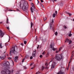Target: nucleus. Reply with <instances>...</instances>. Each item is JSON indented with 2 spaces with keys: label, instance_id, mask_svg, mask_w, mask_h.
<instances>
[{
  "label": "nucleus",
  "instance_id": "1",
  "mask_svg": "<svg viewBox=\"0 0 74 74\" xmlns=\"http://www.w3.org/2000/svg\"><path fill=\"white\" fill-rule=\"evenodd\" d=\"M19 8L23 11H26L28 9L29 5L27 2L23 1L20 3Z\"/></svg>",
  "mask_w": 74,
  "mask_h": 74
},
{
  "label": "nucleus",
  "instance_id": "2",
  "mask_svg": "<svg viewBox=\"0 0 74 74\" xmlns=\"http://www.w3.org/2000/svg\"><path fill=\"white\" fill-rule=\"evenodd\" d=\"M2 70L1 71L2 74H11L13 73L14 70H12V71L5 69V68H3L2 69Z\"/></svg>",
  "mask_w": 74,
  "mask_h": 74
},
{
  "label": "nucleus",
  "instance_id": "3",
  "mask_svg": "<svg viewBox=\"0 0 74 74\" xmlns=\"http://www.w3.org/2000/svg\"><path fill=\"white\" fill-rule=\"evenodd\" d=\"M15 49H17V47L16 46L13 47L11 49L10 53V56H12V53H15V52H16Z\"/></svg>",
  "mask_w": 74,
  "mask_h": 74
},
{
  "label": "nucleus",
  "instance_id": "4",
  "mask_svg": "<svg viewBox=\"0 0 74 74\" xmlns=\"http://www.w3.org/2000/svg\"><path fill=\"white\" fill-rule=\"evenodd\" d=\"M62 57H63V56H62L57 54L56 55V56L55 59L56 60H58L59 61H60V60H62Z\"/></svg>",
  "mask_w": 74,
  "mask_h": 74
},
{
  "label": "nucleus",
  "instance_id": "5",
  "mask_svg": "<svg viewBox=\"0 0 74 74\" xmlns=\"http://www.w3.org/2000/svg\"><path fill=\"white\" fill-rule=\"evenodd\" d=\"M72 53H73L72 54V56L71 57L70 60L69 62V64H68V67H69V66H70V63L71 62V60L72 59H73V55H74V50L72 52Z\"/></svg>",
  "mask_w": 74,
  "mask_h": 74
},
{
  "label": "nucleus",
  "instance_id": "6",
  "mask_svg": "<svg viewBox=\"0 0 74 74\" xmlns=\"http://www.w3.org/2000/svg\"><path fill=\"white\" fill-rule=\"evenodd\" d=\"M56 65V63L54 62H53L52 63L51 65V69H54L55 66Z\"/></svg>",
  "mask_w": 74,
  "mask_h": 74
},
{
  "label": "nucleus",
  "instance_id": "7",
  "mask_svg": "<svg viewBox=\"0 0 74 74\" xmlns=\"http://www.w3.org/2000/svg\"><path fill=\"white\" fill-rule=\"evenodd\" d=\"M5 58V55L3 54L2 56H0V59L2 60H4Z\"/></svg>",
  "mask_w": 74,
  "mask_h": 74
},
{
  "label": "nucleus",
  "instance_id": "8",
  "mask_svg": "<svg viewBox=\"0 0 74 74\" xmlns=\"http://www.w3.org/2000/svg\"><path fill=\"white\" fill-rule=\"evenodd\" d=\"M36 51L35 50V51H34L32 53V56L33 57H36Z\"/></svg>",
  "mask_w": 74,
  "mask_h": 74
},
{
  "label": "nucleus",
  "instance_id": "9",
  "mask_svg": "<svg viewBox=\"0 0 74 74\" xmlns=\"http://www.w3.org/2000/svg\"><path fill=\"white\" fill-rule=\"evenodd\" d=\"M18 56H16L14 58V60L15 62H16V60H18Z\"/></svg>",
  "mask_w": 74,
  "mask_h": 74
},
{
  "label": "nucleus",
  "instance_id": "10",
  "mask_svg": "<svg viewBox=\"0 0 74 74\" xmlns=\"http://www.w3.org/2000/svg\"><path fill=\"white\" fill-rule=\"evenodd\" d=\"M1 32L0 34V36H1L2 37H3V36H4V34L3 32L1 31Z\"/></svg>",
  "mask_w": 74,
  "mask_h": 74
},
{
  "label": "nucleus",
  "instance_id": "11",
  "mask_svg": "<svg viewBox=\"0 0 74 74\" xmlns=\"http://www.w3.org/2000/svg\"><path fill=\"white\" fill-rule=\"evenodd\" d=\"M57 74H64V73L62 72V71H60Z\"/></svg>",
  "mask_w": 74,
  "mask_h": 74
},
{
  "label": "nucleus",
  "instance_id": "12",
  "mask_svg": "<svg viewBox=\"0 0 74 74\" xmlns=\"http://www.w3.org/2000/svg\"><path fill=\"white\" fill-rule=\"evenodd\" d=\"M31 3L32 6V7L33 8H34V9H35V6H34V4L32 3Z\"/></svg>",
  "mask_w": 74,
  "mask_h": 74
},
{
  "label": "nucleus",
  "instance_id": "13",
  "mask_svg": "<svg viewBox=\"0 0 74 74\" xmlns=\"http://www.w3.org/2000/svg\"><path fill=\"white\" fill-rule=\"evenodd\" d=\"M51 22L50 23V26H51V25H52L53 23V19H52L51 20Z\"/></svg>",
  "mask_w": 74,
  "mask_h": 74
},
{
  "label": "nucleus",
  "instance_id": "14",
  "mask_svg": "<svg viewBox=\"0 0 74 74\" xmlns=\"http://www.w3.org/2000/svg\"><path fill=\"white\" fill-rule=\"evenodd\" d=\"M70 40L68 38H66V40L65 41V42H69Z\"/></svg>",
  "mask_w": 74,
  "mask_h": 74
},
{
  "label": "nucleus",
  "instance_id": "15",
  "mask_svg": "<svg viewBox=\"0 0 74 74\" xmlns=\"http://www.w3.org/2000/svg\"><path fill=\"white\" fill-rule=\"evenodd\" d=\"M44 69H48V67H44L43 66H42V70H43Z\"/></svg>",
  "mask_w": 74,
  "mask_h": 74
},
{
  "label": "nucleus",
  "instance_id": "16",
  "mask_svg": "<svg viewBox=\"0 0 74 74\" xmlns=\"http://www.w3.org/2000/svg\"><path fill=\"white\" fill-rule=\"evenodd\" d=\"M51 26H52V25H50V29L51 30H52V29H53V27H52Z\"/></svg>",
  "mask_w": 74,
  "mask_h": 74
},
{
  "label": "nucleus",
  "instance_id": "17",
  "mask_svg": "<svg viewBox=\"0 0 74 74\" xmlns=\"http://www.w3.org/2000/svg\"><path fill=\"white\" fill-rule=\"evenodd\" d=\"M30 10L31 11V12H32V13H33V8H32V7H31L30 8Z\"/></svg>",
  "mask_w": 74,
  "mask_h": 74
},
{
  "label": "nucleus",
  "instance_id": "18",
  "mask_svg": "<svg viewBox=\"0 0 74 74\" xmlns=\"http://www.w3.org/2000/svg\"><path fill=\"white\" fill-rule=\"evenodd\" d=\"M0 48H3V47L2 46V43H1L0 44Z\"/></svg>",
  "mask_w": 74,
  "mask_h": 74
},
{
  "label": "nucleus",
  "instance_id": "19",
  "mask_svg": "<svg viewBox=\"0 0 74 74\" xmlns=\"http://www.w3.org/2000/svg\"><path fill=\"white\" fill-rule=\"evenodd\" d=\"M43 19L44 21H46L47 20V18L45 17H43Z\"/></svg>",
  "mask_w": 74,
  "mask_h": 74
},
{
  "label": "nucleus",
  "instance_id": "20",
  "mask_svg": "<svg viewBox=\"0 0 74 74\" xmlns=\"http://www.w3.org/2000/svg\"><path fill=\"white\" fill-rule=\"evenodd\" d=\"M31 28H32L33 25V23H32V22H31Z\"/></svg>",
  "mask_w": 74,
  "mask_h": 74
},
{
  "label": "nucleus",
  "instance_id": "21",
  "mask_svg": "<svg viewBox=\"0 0 74 74\" xmlns=\"http://www.w3.org/2000/svg\"><path fill=\"white\" fill-rule=\"evenodd\" d=\"M55 16H56V14H53V17L55 18Z\"/></svg>",
  "mask_w": 74,
  "mask_h": 74
},
{
  "label": "nucleus",
  "instance_id": "22",
  "mask_svg": "<svg viewBox=\"0 0 74 74\" xmlns=\"http://www.w3.org/2000/svg\"><path fill=\"white\" fill-rule=\"evenodd\" d=\"M6 23H7L8 24V18L7 19V22H6Z\"/></svg>",
  "mask_w": 74,
  "mask_h": 74
},
{
  "label": "nucleus",
  "instance_id": "23",
  "mask_svg": "<svg viewBox=\"0 0 74 74\" xmlns=\"http://www.w3.org/2000/svg\"><path fill=\"white\" fill-rule=\"evenodd\" d=\"M62 47H60L59 49V50L58 51H61V49H62Z\"/></svg>",
  "mask_w": 74,
  "mask_h": 74
},
{
  "label": "nucleus",
  "instance_id": "24",
  "mask_svg": "<svg viewBox=\"0 0 74 74\" xmlns=\"http://www.w3.org/2000/svg\"><path fill=\"white\" fill-rule=\"evenodd\" d=\"M72 42V41L71 40H70L69 41V44H70Z\"/></svg>",
  "mask_w": 74,
  "mask_h": 74
},
{
  "label": "nucleus",
  "instance_id": "25",
  "mask_svg": "<svg viewBox=\"0 0 74 74\" xmlns=\"http://www.w3.org/2000/svg\"><path fill=\"white\" fill-rule=\"evenodd\" d=\"M55 35L56 36H57L58 35V32H56L55 33Z\"/></svg>",
  "mask_w": 74,
  "mask_h": 74
},
{
  "label": "nucleus",
  "instance_id": "26",
  "mask_svg": "<svg viewBox=\"0 0 74 74\" xmlns=\"http://www.w3.org/2000/svg\"><path fill=\"white\" fill-rule=\"evenodd\" d=\"M72 36V34H70L69 35V37H71V36Z\"/></svg>",
  "mask_w": 74,
  "mask_h": 74
},
{
  "label": "nucleus",
  "instance_id": "27",
  "mask_svg": "<svg viewBox=\"0 0 74 74\" xmlns=\"http://www.w3.org/2000/svg\"><path fill=\"white\" fill-rule=\"evenodd\" d=\"M68 14H69L70 16H71V15H72V14H71V13H68Z\"/></svg>",
  "mask_w": 74,
  "mask_h": 74
},
{
  "label": "nucleus",
  "instance_id": "28",
  "mask_svg": "<svg viewBox=\"0 0 74 74\" xmlns=\"http://www.w3.org/2000/svg\"><path fill=\"white\" fill-rule=\"evenodd\" d=\"M26 43H27V42L26 41H24V44H26Z\"/></svg>",
  "mask_w": 74,
  "mask_h": 74
},
{
  "label": "nucleus",
  "instance_id": "29",
  "mask_svg": "<svg viewBox=\"0 0 74 74\" xmlns=\"http://www.w3.org/2000/svg\"><path fill=\"white\" fill-rule=\"evenodd\" d=\"M50 47L51 48H53V47H52V45H50Z\"/></svg>",
  "mask_w": 74,
  "mask_h": 74
},
{
  "label": "nucleus",
  "instance_id": "30",
  "mask_svg": "<svg viewBox=\"0 0 74 74\" xmlns=\"http://www.w3.org/2000/svg\"><path fill=\"white\" fill-rule=\"evenodd\" d=\"M53 51H55V50H56V49H55V48L53 47Z\"/></svg>",
  "mask_w": 74,
  "mask_h": 74
},
{
  "label": "nucleus",
  "instance_id": "31",
  "mask_svg": "<svg viewBox=\"0 0 74 74\" xmlns=\"http://www.w3.org/2000/svg\"><path fill=\"white\" fill-rule=\"evenodd\" d=\"M45 65L46 66H48V63H46Z\"/></svg>",
  "mask_w": 74,
  "mask_h": 74
},
{
  "label": "nucleus",
  "instance_id": "32",
  "mask_svg": "<svg viewBox=\"0 0 74 74\" xmlns=\"http://www.w3.org/2000/svg\"><path fill=\"white\" fill-rule=\"evenodd\" d=\"M7 29H8V30H10V28H9V27H7Z\"/></svg>",
  "mask_w": 74,
  "mask_h": 74
},
{
  "label": "nucleus",
  "instance_id": "33",
  "mask_svg": "<svg viewBox=\"0 0 74 74\" xmlns=\"http://www.w3.org/2000/svg\"><path fill=\"white\" fill-rule=\"evenodd\" d=\"M64 29H67V27L65 26H64Z\"/></svg>",
  "mask_w": 74,
  "mask_h": 74
},
{
  "label": "nucleus",
  "instance_id": "34",
  "mask_svg": "<svg viewBox=\"0 0 74 74\" xmlns=\"http://www.w3.org/2000/svg\"><path fill=\"white\" fill-rule=\"evenodd\" d=\"M33 64H34V63H32L30 64V66H32L33 65Z\"/></svg>",
  "mask_w": 74,
  "mask_h": 74
},
{
  "label": "nucleus",
  "instance_id": "35",
  "mask_svg": "<svg viewBox=\"0 0 74 74\" xmlns=\"http://www.w3.org/2000/svg\"><path fill=\"white\" fill-rule=\"evenodd\" d=\"M24 60H25V59H23L22 60V62H24Z\"/></svg>",
  "mask_w": 74,
  "mask_h": 74
},
{
  "label": "nucleus",
  "instance_id": "36",
  "mask_svg": "<svg viewBox=\"0 0 74 74\" xmlns=\"http://www.w3.org/2000/svg\"><path fill=\"white\" fill-rule=\"evenodd\" d=\"M9 11H12V10L10 9H9V10H8Z\"/></svg>",
  "mask_w": 74,
  "mask_h": 74
},
{
  "label": "nucleus",
  "instance_id": "37",
  "mask_svg": "<svg viewBox=\"0 0 74 74\" xmlns=\"http://www.w3.org/2000/svg\"><path fill=\"white\" fill-rule=\"evenodd\" d=\"M30 59H33V57L32 56H31L30 57Z\"/></svg>",
  "mask_w": 74,
  "mask_h": 74
},
{
  "label": "nucleus",
  "instance_id": "38",
  "mask_svg": "<svg viewBox=\"0 0 74 74\" xmlns=\"http://www.w3.org/2000/svg\"><path fill=\"white\" fill-rule=\"evenodd\" d=\"M24 69H27V68L25 66H24Z\"/></svg>",
  "mask_w": 74,
  "mask_h": 74
},
{
  "label": "nucleus",
  "instance_id": "39",
  "mask_svg": "<svg viewBox=\"0 0 74 74\" xmlns=\"http://www.w3.org/2000/svg\"><path fill=\"white\" fill-rule=\"evenodd\" d=\"M45 52H44L42 53V55H45Z\"/></svg>",
  "mask_w": 74,
  "mask_h": 74
},
{
  "label": "nucleus",
  "instance_id": "40",
  "mask_svg": "<svg viewBox=\"0 0 74 74\" xmlns=\"http://www.w3.org/2000/svg\"><path fill=\"white\" fill-rule=\"evenodd\" d=\"M42 55H41L40 56V58H42Z\"/></svg>",
  "mask_w": 74,
  "mask_h": 74
},
{
  "label": "nucleus",
  "instance_id": "41",
  "mask_svg": "<svg viewBox=\"0 0 74 74\" xmlns=\"http://www.w3.org/2000/svg\"><path fill=\"white\" fill-rule=\"evenodd\" d=\"M55 13H56V14H58V12H57V11H55Z\"/></svg>",
  "mask_w": 74,
  "mask_h": 74
},
{
  "label": "nucleus",
  "instance_id": "42",
  "mask_svg": "<svg viewBox=\"0 0 74 74\" xmlns=\"http://www.w3.org/2000/svg\"><path fill=\"white\" fill-rule=\"evenodd\" d=\"M41 3H43V0H40Z\"/></svg>",
  "mask_w": 74,
  "mask_h": 74
},
{
  "label": "nucleus",
  "instance_id": "43",
  "mask_svg": "<svg viewBox=\"0 0 74 74\" xmlns=\"http://www.w3.org/2000/svg\"><path fill=\"white\" fill-rule=\"evenodd\" d=\"M58 52L59 51H56V53H58Z\"/></svg>",
  "mask_w": 74,
  "mask_h": 74
},
{
  "label": "nucleus",
  "instance_id": "44",
  "mask_svg": "<svg viewBox=\"0 0 74 74\" xmlns=\"http://www.w3.org/2000/svg\"><path fill=\"white\" fill-rule=\"evenodd\" d=\"M42 8H44V6L43 5H42Z\"/></svg>",
  "mask_w": 74,
  "mask_h": 74
},
{
  "label": "nucleus",
  "instance_id": "45",
  "mask_svg": "<svg viewBox=\"0 0 74 74\" xmlns=\"http://www.w3.org/2000/svg\"><path fill=\"white\" fill-rule=\"evenodd\" d=\"M9 41H10V37L9 36Z\"/></svg>",
  "mask_w": 74,
  "mask_h": 74
},
{
  "label": "nucleus",
  "instance_id": "46",
  "mask_svg": "<svg viewBox=\"0 0 74 74\" xmlns=\"http://www.w3.org/2000/svg\"><path fill=\"white\" fill-rule=\"evenodd\" d=\"M38 48H39V45H38V46L37 47V49H38Z\"/></svg>",
  "mask_w": 74,
  "mask_h": 74
},
{
  "label": "nucleus",
  "instance_id": "47",
  "mask_svg": "<svg viewBox=\"0 0 74 74\" xmlns=\"http://www.w3.org/2000/svg\"><path fill=\"white\" fill-rule=\"evenodd\" d=\"M35 40H37V36H36Z\"/></svg>",
  "mask_w": 74,
  "mask_h": 74
},
{
  "label": "nucleus",
  "instance_id": "48",
  "mask_svg": "<svg viewBox=\"0 0 74 74\" xmlns=\"http://www.w3.org/2000/svg\"><path fill=\"white\" fill-rule=\"evenodd\" d=\"M50 1H53V2L54 3V0H50Z\"/></svg>",
  "mask_w": 74,
  "mask_h": 74
},
{
  "label": "nucleus",
  "instance_id": "49",
  "mask_svg": "<svg viewBox=\"0 0 74 74\" xmlns=\"http://www.w3.org/2000/svg\"><path fill=\"white\" fill-rule=\"evenodd\" d=\"M39 73H38V72H37L36 74H39Z\"/></svg>",
  "mask_w": 74,
  "mask_h": 74
},
{
  "label": "nucleus",
  "instance_id": "50",
  "mask_svg": "<svg viewBox=\"0 0 74 74\" xmlns=\"http://www.w3.org/2000/svg\"><path fill=\"white\" fill-rule=\"evenodd\" d=\"M21 45H22V46H23V43H21Z\"/></svg>",
  "mask_w": 74,
  "mask_h": 74
},
{
  "label": "nucleus",
  "instance_id": "51",
  "mask_svg": "<svg viewBox=\"0 0 74 74\" xmlns=\"http://www.w3.org/2000/svg\"><path fill=\"white\" fill-rule=\"evenodd\" d=\"M11 59V58L10 57L8 58V59L10 60Z\"/></svg>",
  "mask_w": 74,
  "mask_h": 74
},
{
  "label": "nucleus",
  "instance_id": "52",
  "mask_svg": "<svg viewBox=\"0 0 74 74\" xmlns=\"http://www.w3.org/2000/svg\"><path fill=\"white\" fill-rule=\"evenodd\" d=\"M73 70H74V67H72Z\"/></svg>",
  "mask_w": 74,
  "mask_h": 74
},
{
  "label": "nucleus",
  "instance_id": "53",
  "mask_svg": "<svg viewBox=\"0 0 74 74\" xmlns=\"http://www.w3.org/2000/svg\"><path fill=\"white\" fill-rule=\"evenodd\" d=\"M40 4H41V6L43 5L41 3H40Z\"/></svg>",
  "mask_w": 74,
  "mask_h": 74
},
{
  "label": "nucleus",
  "instance_id": "54",
  "mask_svg": "<svg viewBox=\"0 0 74 74\" xmlns=\"http://www.w3.org/2000/svg\"><path fill=\"white\" fill-rule=\"evenodd\" d=\"M71 33V31H70L69 32V33Z\"/></svg>",
  "mask_w": 74,
  "mask_h": 74
},
{
  "label": "nucleus",
  "instance_id": "55",
  "mask_svg": "<svg viewBox=\"0 0 74 74\" xmlns=\"http://www.w3.org/2000/svg\"><path fill=\"white\" fill-rule=\"evenodd\" d=\"M34 68V67H32V68H31V69H33V68Z\"/></svg>",
  "mask_w": 74,
  "mask_h": 74
},
{
  "label": "nucleus",
  "instance_id": "56",
  "mask_svg": "<svg viewBox=\"0 0 74 74\" xmlns=\"http://www.w3.org/2000/svg\"><path fill=\"white\" fill-rule=\"evenodd\" d=\"M67 70H69V68H66Z\"/></svg>",
  "mask_w": 74,
  "mask_h": 74
},
{
  "label": "nucleus",
  "instance_id": "57",
  "mask_svg": "<svg viewBox=\"0 0 74 74\" xmlns=\"http://www.w3.org/2000/svg\"><path fill=\"white\" fill-rule=\"evenodd\" d=\"M36 32V29H35V32Z\"/></svg>",
  "mask_w": 74,
  "mask_h": 74
},
{
  "label": "nucleus",
  "instance_id": "58",
  "mask_svg": "<svg viewBox=\"0 0 74 74\" xmlns=\"http://www.w3.org/2000/svg\"><path fill=\"white\" fill-rule=\"evenodd\" d=\"M17 11H19V9H17Z\"/></svg>",
  "mask_w": 74,
  "mask_h": 74
},
{
  "label": "nucleus",
  "instance_id": "59",
  "mask_svg": "<svg viewBox=\"0 0 74 74\" xmlns=\"http://www.w3.org/2000/svg\"><path fill=\"white\" fill-rule=\"evenodd\" d=\"M37 40H36V39H35V41H37Z\"/></svg>",
  "mask_w": 74,
  "mask_h": 74
},
{
  "label": "nucleus",
  "instance_id": "60",
  "mask_svg": "<svg viewBox=\"0 0 74 74\" xmlns=\"http://www.w3.org/2000/svg\"><path fill=\"white\" fill-rule=\"evenodd\" d=\"M29 1H32V0H28Z\"/></svg>",
  "mask_w": 74,
  "mask_h": 74
},
{
  "label": "nucleus",
  "instance_id": "61",
  "mask_svg": "<svg viewBox=\"0 0 74 74\" xmlns=\"http://www.w3.org/2000/svg\"><path fill=\"white\" fill-rule=\"evenodd\" d=\"M54 1H57V0H54Z\"/></svg>",
  "mask_w": 74,
  "mask_h": 74
},
{
  "label": "nucleus",
  "instance_id": "62",
  "mask_svg": "<svg viewBox=\"0 0 74 74\" xmlns=\"http://www.w3.org/2000/svg\"><path fill=\"white\" fill-rule=\"evenodd\" d=\"M51 61H50V62H49V64H50V63H51Z\"/></svg>",
  "mask_w": 74,
  "mask_h": 74
},
{
  "label": "nucleus",
  "instance_id": "63",
  "mask_svg": "<svg viewBox=\"0 0 74 74\" xmlns=\"http://www.w3.org/2000/svg\"><path fill=\"white\" fill-rule=\"evenodd\" d=\"M6 9H7V10H8V8H6Z\"/></svg>",
  "mask_w": 74,
  "mask_h": 74
},
{
  "label": "nucleus",
  "instance_id": "64",
  "mask_svg": "<svg viewBox=\"0 0 74 74\" xmlns=\"http://www.w3.org/2000/svg\"><path fill=\"white\" fill-rule=\"evenodd\" d=\"M73 21H74V18L73 19Z\"/></svg>",
  "mask_w": 74,
  "mask_h": 74
}]
</instances>
